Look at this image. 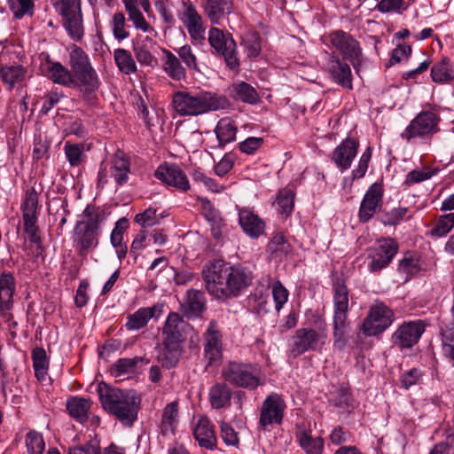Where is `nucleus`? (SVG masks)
<instances>
[{"label": "nucleus", "instance_id": "c9c22d12", "mask_svg": "<svg viewBox=\"0 0 454 454\" xmlns=\"http://www.w3.org/2000/svg\"><path fill=\"white\" fill-rule=\"evenodd\" d=\"M183 312L187 317H196L200 315L205 307V297L202 292L189 290L182 303Z\"/></svg>", "mask_w": 454, "mask_h": 454}, {"label": "nucleus", "instance_id": "69168bd1", "mask_svg": "<svg viewBox=\"0 0 454 454\" xmlns=\"http://www.w3.org/2000/svg\"><path fill=\"white\" fill-rule=\"evenodd\" d=\"M33 8V0H15L11 3V10L17 19H21L26 14L31 15Z\"/></svg>", "mask_w": 454, "mask_h": 454}, {"label": "nucleus", "instance_id": "a18cd8bd", "mask_svg": "<svg viewBox=\"0 0 454 454\" xmlns=\"http://www.w3.org/2000/svg\"><path fill=\"white\" fill-rule=\"evenodd\" d=\"M301 447L307 454H322L324 440L321 437L314 438L307 431L300 432L297 435Z\"/></svg>", "mask_w": 454, "mask_h": 454}, {"label": "nucleus", "instance_id": "49530a36", "mask_svg": "<svg viewBox=\"0 0 454 454\" xmlns=\"http://www.w3.org/2000/svg\"><path fill=\"white\" fill-rule=\"evenodd\" d=\"M114 59L119 70L125 74H130L137 71V65L131 53L122 48L114 50Z\"/></svg>", "mask_w": 454, "mask_h": 454}, {"label": "nucleus", "instance_id": "79ce46f5", "mask_svg": "<svg viewBox=\"0 0 454 454\" xmlns=\"http://www.w3.org/2000/svg\"><path fill=\"white\" fill-rule=\"evenodd\" d=\"M33 367L36 379L43 382L46 380L49 370V359L43 348H35L32 352Z\"/></svg>", "mask_w": 454, "mask_h": 454}, {"label": "nucleus", "instance_id": "09e8293b", "mask_svg": "<svg viewBox=\"0 0 454 454\" xmlns=\"http://www.w3.org/2000/svg\"><path fill=\"white\" fill-rule=\"evenodd\" d=\"M268 251L270 252L275 258L281 260L283 256L289 254L291 246L282 233H277L268 244Z\"/></svg>", "mask_w": 454, "mask_h": 454}, {"label": "nucleus", "instance_id": "a211bd4d", "mask_svg": "<svg viewBox=\"0 0 454 454\" xmlns=\"http://www.w3.org/2000/svg\"><path fill=\"white\" fill-rule=\"evenodd\" d=\"M37 208L38 193L35 191V189H31L26 192L20 209L22 211L25 231L28 235L29 240L33 243L39 241L36 226Z\"/></svg>", "mask_w": 454, "mask_h": 454}, {"label": "nucleus", "instance_id": "423d86ee", "mask_svg": "<svg viewBox=\"0 0 454 454\" xmlns=\"http://www.w3.org/2000/svg\"><path fill=\"white\" fill-rule=\"evenodd\" d=\"M223 380L235 387L254 390L262 385L259 367L251 363L228 362L221 371Z\"/></svg>", "mask_w": 454, "mask_h": 454}, {"label": "nucleus", "instance_id": "6e6d98bb", "mask_svg": "<svg viewBox=\"0 0 454 454\" xmlns=\"http://www.w3.org/2000/svg\"><path fill=\"white\" fill-rule=\"evenodd\" d=\"M25 443L28 454H43L45 443L42 434L35 430H30L25 438Z\"/></svg>", "mask_w": 454, "mask_h": 454}, {"label": "nucleus", "instance_id": "f03ea898", "mask_svg": "<svg viewBox=\"0 0 454 454\" xmlns=\"http://www.w3.org/2000/svg\"><path fill=\"white\" fill-rule=\"evenodd\" d=\"M98 393L104 410L122 425L131 427L137 419L141 399L135 390L110 387L102 382Z\"/></svg>", "mask_w": 454, "mask_h": 454}, {"label": "nucleus", "instance_id": "9b49d317", "mask_svg": "<svg viewBox=\"0 0 454 454\" xmlns=\"http://www.w3.org/2000/svg\"><path fill=\"white\" fill-rule=\"evenodd\" d=\"M178 19L186 28L191 40L197 44L206 41V27L202 16L190 1H183L177 12Z\"/></svg>", "mask_w": 454, "mask_h": 454}, {"label": "nucleus", "instance_id": "4be33fe9", "mask_svg": "<svg viewBox=\"0 0 454 454\" xmlns=\"http://www.w3.org/2000/svg\"><path fill=\"white\" fill-rule=\"evenodd\" d=\"M384 189L380 183L372 184L365 192L359 208L358 216L361 222H368L380 207Z\"/></svg>", "mask_w": 454, "mask_h": 454}, {"label": "nucleus", "instance_id": "e2e57ef3", "mask_svg": "<svg viewBox=\"0 0 454 454\" xmlns=\"http://www.w3.org/2000/svg\"><path fill=\"white\" fill-rule=\"evenodd\" d=\"M129 228V221L127 218H120L113 229L110 236L111 244L114 247L122 245L123 232Z\"/></svg>", "mask_w": 454, "mask_h": 454}, {"label": "nucleus", "instance_id": "4d7b16f0", "mask_svg": "<svg viewBox=\"0 0 454 454\" xmlns=\"http://www.w3.org/2000/svg\"><path fill=\"white\" fill-rule=\"evenodd\" d=\"M438 172L437 168H425L422 170L414 169L410 171L403 181V185L411 186L415 184L430 179Z\"/></svg>", "mask_w": 454, "mask_h": 454}, {"label": "nucleus", "instance_id": "3c124183", "mask_svg": "<svg viewBox=\"0 0 454 454\" xmlns=\"http://www.w3.org/2000/svg\"><path fill=\"white\" fill-rule=\"evenodd\" d=\"M64 152L67 160L72 167L81 165L86 158L84 145L82 144H71L70 142H66Z\"/></svg>", "mask_w": 454, "mask_h": 454}, {"label": "nucleus", "instance_id": "603ef678", "mask_svg": "<svg viewBox=\"0 0 454 454\" xmlns=\"http://www.w3.org/2000/svg\"><path fill=\"white\" fill-rule=\"evenodd\" d=\"M241 44L244 46L245 52L250 59L257 58L260 55L262 46L261 39L257 33L249 32L242 36Z\"/></svg>", "mask_w": 454, "mask_h": 454}, {"label": "nucleus", "instance_id": "ea45409f", "mask_svg": "<svg viewBox=\"0 0 454 454\" xmlns=\"http://www.w3.org/2000/svg\"><path fill=\"white\" fill-rule=\"evenodd\" d=\"M129 167V161L123 153L115 154L112 161L111 173L119 185H123L128 182Z\"/></svg>", "mask_w": 454, "mask_h": 454}, {"label": "nucleus", "instance_id": "bb28decb", "mask_svg": "<svg viewBox=\"0 0 454 454\" xmlns=\"http://www.w3.org/2000/svg\"><path fill=\"white\" fill-rule=\"evenodd\" d=\"M40 69L42 74L54 83L65 87H74L70 69L63 66L60 62L47 59L45 62L42 63Z\"/></svg>", "mask_w": 454, "mask_h": 454}, {"label": "nucleus", "instance_id": "f8f14e48", "mask_svg": "<svg viewBox=\"0 0 454 454\" xmlns=\"http://www.w3.org/2000/svg\"><path fill=\"white\" fill-rule=\"evenodd\" d=\"M398 252L397 242L391 238H385L368 249V270L372 272H380L387 267Z\"/></svg>", "mask_w": 454, "mask_h": 454}, {"label": "nucleus", "instance_id": "8fccbe9b", "mask_svg": "<svg viewBox=\"0 0 454 454\" xmlns=\"http://www.w3.org/2000/svg\"><path fill=\"white\" fill-rule=\"evenodd\" d=\"M294 192L289 188L280 190L277 195L276 203L278 212L283 215H289L294 206Z\"/></svg>", "mask_w": 454, "mask_h": 454}, {"label": "nucleus", "instance_id": "412c9836", "mask_svg": "<svg viewBox=\"0 0 454 454\" xmlns=\"http://www.w3.org/2000/svg\"><path fill=\"white\" fill-rule=\"evenodd\" d=\"M155 176L165 184L182 192H186L191 187L186 174L175 164L160 165L155 171Z\"/></svg>", "mask_w": 454, "mask_h": 454}, {"label": "nucleus", "instance_id": "2f4dec72", "mask_svg": "<svg viewBox=\"0 0 454 454\" xmlns=\"http://www.w3.org/2000/svg\"><path fill=\"white\" fill-rule=\"evenodd\" d=\"M178 408L179 403L177 401H173L163 408L159 427L164 436H171L175 434L179 422Z\"/></svg>", "mask_w": 454, "mask_h": 454}, {"label": "nucleus", "instance_id": "864d4df0", "mask_svg": "<svg viewBox=\"0 0 454 454\" xmlns=\"http://www.w3.org/2000/svg\"><path fill=\"white\" fill-rule=\"evenodd\" d=\"M2 80L12 88L15 83L22 81L25 69L21 66H6L0 70Z\"/></svg>", "mask_w": 454, "mask_h": 454}, {"label": "nucleus", "instance_id": "9d476101", "mask_svg": "<svg viewBox=\"0 0 454 454\" xmlns=\"http://www.w3.org/2000/svg\"><path fill=\"white\" fill-rule=\"evenodd\" d=\"M56 10L63 17L64 27L70 37L79 41L83 35L80 0H52Z\"/></svg>", "mask_w": 454, "mask_h": 454}, {"label": "nucleus", "instance_id": "338daca9", "mask_svg": "<svg viewBox=\"0 0 454 454\" xmlns=\"http://www.w3.org/2000/svg\"><path fill=\"white\" fill-rule=\"evenodd\" d=\"M372 151L370 146L367 147L362 153L356 168L352 171V176L354 179L362 178L365 176L368 169L369 162L372 159Z\"/></svg>", "mask_w": 454, "mask_h": 454}, {"label": "nucleus", "instance_id": "bf43d9fd", "mask_svg": "<svg viewBox=\"0 0 454 454\" xmlns=\"http://www.w3.org/2000/svg\"><path fill=\"white\" fill-rule=\"evenodd\" d=\"M176 52L180 61L182 60L189 70L200 71L197 57L190 45H183Z\"/></svg>", "mask_w": 454, "mask_h": 454}, {"label": "nucleus", "instance_id": "4468645a", "mask_svg": "<svg viewBox=\"0 0 454 454\" xmlns=\"http://www.w3.org/2000/svg\"><path fill=\"white\" fill-rule=\"evenodd\" d=\"M394 313L383 302L374 303L363 324V331L368 336L383 333L393 323Z\"/></svg>", "mask_w": 454, "mask_h": 454}, {"label": "nucleus", "instance_id": "c756f323", "mask_svg": "<svg viewBox=\"0 0 454 454\" xmlns=\"http://www.w3.org/2000/svg\"><path fill=\"white\" fill-rule=\"evenodd\" d=\"M15 278L10 272L4 271L0 275V312L4 315L13 306Z\"/></svg>", "mask_w": 454, "mask_h": 454}, {"label": "nucleus", "instance_id": "393cba45", "mask_svg": "<svg viewBox=\"0 0 454 454\" xmlns=\"http://www.w3.org/2000/svg\"><path fill=\"white\" fill-rule=\"evenodd\" d=\"M327 70L332 79L340 86L352 90V72L349 65L340 60L334 52L332 53L327 63Z\"/></svg>", "mask_w": 454, "mask_h": 454}, {"label": "nucleus", "instance_id": "a878e982", "mask_svg": "<svg viewBox=\"0 0 454 454\" xmlns=\"http://www.w3.org/2000/svg\"><path fill=\"white\" fill-rule=\"evenodd\" d=\"M193 436L198 442L200 447L207 450H215L217 439L210 420L204 416H200L193 427Z\"/></svg>", "mask_w": 454, "mask_h": 454}, {"label": "nucleus", "instance_id": "0e129e2a", "mask_svg": "<svg viewBox=\"0 0 454 454\" xmlns=\"http://www.w3.org/2000/svg\"><path fill=\"white\" fill-rule=\"evenodd\" d=\"M375 9L381 13L398 12L407 9L404 5V0H380Z\"/></svg>", "mask_w": 454, "mask_h": 454}, {"label": "nucleus", "instance_id": "58836bf2", "mask_svg": "<svg viewBox=\"0 0 454 454\" xmlns=\"http://www.w3.org/2000/svg\"><path fill=\"white\" fill-rule=\"evenodd\" d=\"M139 364H147L149 360L144 356L133 358H120L111 367V373L114 377H121L125 374L134 373Z\"/></svg>", "mask_w": 454, "mask_h": 454}, {"label": "nucleus", "instance_id": "7c9ffc66", "mask_svg": "<svg viewBox=\"0 0 454 454\" xmlns=\"http://www.w3.org/2000/svg\"><path fill=\"white\" fill-rule=\"evenodd\" d=\"M210 22L218 25L220 20L232 12V0H206L202 5Z\"/></svg>", "mask_w": 454, "mask_h": 454}, {"label": "nucleus", "instance_id": "a19ab883", "mask_svg": "<svg viewBox=\"0 0 454 454\" xmlns=\"http://www.w3.org/2000/svg\"><path fill=\"white\" fill-rule=\"evenodd\" d=\"M231 93L235 99L254 105L259 101V95L256 90L245 82L234 83L231 88Z\"/></svg>", "mask_w": 454, "mask_h": 454}, {"label": "nucleus", "instance_id": "774afa93", "mask_svg": "<svg viewBox=\"0 0 454 454\" xmlns=\"http://www.w3.org/2000/svg\"><path fill=\"white\" fill-rule=\"evenodd\" d=\"M372 151L370 146L367 147L362 153L356 168L352 171V176L354 179L362 178L365 176L368 169L369 162L372 159Z\"/></svg>", "mask_w": 454, "mask_h": 454}, {"label": "nucleus", "instance_id": "dca6fc26", "mask_svg": "<svg viewBox=\"0 0 454 454\" xmlns=\"http://www.w3.org/2000/svg\"><path fill=\"white\" fill-rule=\"evenodd\" d=\"M189 324L176 312H170L162 327V344L184 347Z\"/></svg>", "mask_w": 454, "mask_h": 454}, {"label": "nucleus", "instance_id": "39448f33", "mask_svg": "<svg viewBox=\"0 0 454 454\" xmlns=\"http://www.w3.org/2000/svg\"><path fill=\"white\" fill-rule=\"evenodd\" d=\"M69 66L74 87L84 94L98 90L100 81L92 67L88 54L79 46L74 45L69 52Z\"/></svg>", "mask_w": 454, "mask_h": 454}, {"label": "nucleus", "instance_id": "c85d7f7f", "mask_svg": "<svg viewBox=\"0 0 454 454\" xmlns=\"http://www.w3.org/2000/svg\"><path fill=\"white\" fill-rule=\"evenodd\" d=\"M155 44L149 36H139L133 42L135 57L142 66L154 67L157 64V59L153 53Z\"/></svg>", "mask_w": 454, "mask_h": 454}, {"label": "nucleus", "instance_id": "72a5a7b5", "mask_svg": "<svg viewBox=\"0 0 454 454\" xmlns=\"http://www.w3.org/2000/svg\"><path fill=\"white\" fill-rule=\"evenodd\" d=\"M232 391L226 382L214 384L208 392V400L214 409H223L230 406Z\"/></svg>", "mask_w": 454, "mask_h": 454}, {"label": "nucleus", "instance_id": "ddd939ff", "mask_svg": "<svg viewBox=\"0 0 454 454\" xmlns=\"http://www.w3.org/2000/svg\"><path fill=\"white\" fill-rule=\"evenodd\" d=\"M333 325L334 337L340 340L347 327V314L348 309V290L340 282L333 285Z\"/></svg>", "mask_w": 454, "mask_h": 454}, {"label": "nucleus", "instance_id": "473e14b6", "mask_svg": "<svg viewBox=\"0 0 454 454\" xmlns=\"http://www.w3.org/2000/svg\"><path fill=\"white\" fill-rule=\"evenodd\" d=\"M90 406L89 399L80 396H71L66 403L69 416L80 424H84L88 420Z\"/></svg>", "mask_w": 454, "mask_h": 454}, {"label": "nucleus", "instance_id": "f704fd0d", "mask_svg": "<svg viewBox=\"0 0 454 454\" xmlns=\"http://www.w3.org/2000/svg\"><path fill=\"white\" fill-rule=\"evenodd\" d=\"M184 347L162 344V348L158 352L156 360L165 369L175 368L182 357Z\"/></svg>", "mask_w": 454, "mask_h": 454}, {"label": "nucleus", "instance_id": "052dcab7", "mask_svg": "<svg viewBox=\"0 0 454 454\" xmlns=\"http://www.w3.org/2000/svg\"><path fill=\"white\" fill-rule=\"evenodd\" d=\"M271 293L275 302V309L278 312H279L286 303L289 293L279 280L273 282L271 286Z\"/></svg>", "mask_w": 454, "mask_h": 454}, {"label": "nucleus", "instance_id": "6e6552de", "mask_svg": "<svg viewBox=\"0 0 454 454\" xmlns=\"http://www.w3.org/2000/svg\"><path fill=\"white\" fill-rule=\"evenodd\" d=\"M331 45L344 59L350 61L356 73L363 64V51L360 43L351 35L342 30H333L328 35Z\"/></svg>", "mask_w": 454, "mask_h": 454}, {"label": "nucleus", "instance_id": "37998d69", "mask_svg": "<svg viewBox=\"0 0 454 454\" xmlns=\"http://www.w3.org/2000/svg\"><path fill=\"white\" fill-rule=\"evenodd\" d=\"M431 76L435 82H447L454 79V67L446 58L433 66Z\"/></svg>", "mask_w": 454, "mask_h": 454}, {"label": "nucleus", "instance_id": "5701e85b", "mask_svg": "<svg viewBox=\"0 0 454 454\" xmlns=\"http://www.w3.org/2000/svg\"><path fill=\"white\" fill-rule=\"evenodd\" d=\"M358 147V141L347 137L333 151L332 160L341 172L351 167L357 154Z\"/></svg>", "mask_w": 454, "mask_h": 454}, {"label": "nucleus", "instance_id": "f257e3e1", "mask_svg": "<svg viewBox=\"0 0 454 454\" xmlns=\"http://www.w3.org/2000/svg\"><path fill=\"white\" fill-rule=\"evenodd\" d=\"M206 289L213 297L226 300L239 296L253 281V273L241 265L214 260L202 271Z\"/></svg>", "mask_w": 454, "mask_h": 454}, {"label": "nucleus", "instance_id": "aec40b11", "mask_svg": "<svg viewBox=\"0 0 454 454\" xmlns=\"http://www.w3.org/2000/svg\"><path fill=\"white\" fill-rule=\"evenodd\" d=\"M325 335L311 328H300L292 338V353L300 356L306 351L314 350L318 343H324Z\"/></svg>", "mask_w": 454, "mask_h": 454}, {"label": "nucleus", "instance_id": "680f3d73", "mask_svg": "<svg viewBox=\"0 0 454 454\" xmlns=\"http://www.w3.org/2000/svg\"><path fill=\"white\" fill-rule=\"evenodd\" d=\"M128 15L129 20L133 23L135 28L140 29L145 33L153 31V28L146 21L138 8H131L129 6Z\"/></svg>", "mask_w": 454, "mask_h": 454}, {"label": "nucleus", "instance_id": "1a4fd4ad", "mask_svg": "<svg viewBox=\"0 0 454 454\" xmlns=\"http://www.w3.org/2000/svg\"><path fill=\"white\" fill-rule=\"evenodd\" d=\"M440 117L431 111L419 113L401 134V137L409 143L417 138H427L438 132Z\"/></svg>", "mask_w": 454, "mask_h": 454}, {"label": "nucleus", "instance_id": "7ed1b4c3", "mask_svg": "<svg viewBox=\"0 0 454 454\" xmlns=\"http://www.w3.org/2000/svg\"><path fill=\"white\" fill-rule=\"evenodd\" d=\"M106 213L98 207L88 205L76 222L72 234L73 247L81 257H86L99 243L100 225Z\"/></svg>", "mask_w": 454, "mask_h": 454}, {"label": "nucleus", "instance_id": "c03bdc74", "mask_svg": "<svg viewBox=\"0 0 454 454\" xmlns=\"http://www.w3.org/2000/svg\"><path fill=\"white\" fill-rule=\"evenodd\" d=\"M109 26L114 39L118 42L129 37V26L126 24V19L122 12H114L109 20Z\"/></svg>", "mask_w": 454, "mask_h": 454}, {"label": "nucleus", "instance_id": "cd10ccee", "mask_svg": "<svg viewBox=\"0 0 454 454\" xmlns=\"http://www.w3.org/2000/svg\"><path fill=\"white\" fill-rule=\"evenodd\" d=\"M239 223L243 231L252 239H257L264 233V221L248 208L239 209Z\"/></svg>", "mask_w": 454, "mask_h": 454}, {"label": "nucleus", "instance_id": "4c0bfd02", "mask_svg": "<svg viewBox=\"0 0 454 454\" xmlns=\"http://www.w3.org/2000/svg\"><path fill=\"white\" fill-rule=\"evenodd\" d=\"M163 68L166 74L175 81H182L186 78V70L181 64L177 56L170 51H163Z\"/></svg>", "mask_w": 454, "mask_h": 454}, {"label": "nucleus", "instance_id": "e433bc0d", "mask_svg": "<svg viewBox=\"0 0 454 454\" xmlns=\"http://www.w3.org/2000/svg\"><path fill=\"white\" fill-rule=\"evenodd\" d=\"M237 132L238 127L235 121L229 117L220 119L215 128V133L220 146H224L235 141Z\"/></svg>", "mask_w": 454, "mask_h": 454}, {"label": "nucleus", "instance_id": "5fc2aeb1", "mask_svg": "<svg viewBox=\"0 0 454 454\" xmlns=\"http://www.w3.org/2000/svg\"><path fill=\"white\" fill-rule=\"evenodd\" d=\"M420 270L419 259L413 254L406 253L399 262L398 271L404 274L406 278L414 275Z\"/></svg>", "mask_w": 454, "mask_h": 454}, {"label": "nucleus", "instance_id": "6ab92c4d", "mask_svg": "<svg viewBox=\"0 0 454 454\" xmlns=\"http://www.w3.org/2000/svg\"><path fill=\"white\" fill-rule=\"evenodd\" d=\"M286 403L277 393L270 394L263 401L260 414V424L265 427L272 424H280Z\"/></svg>", "mask_w": 454, "mask_h": 454}, {"label": "nucleus", "instance_id": "0eeeda50", "mask_svg": "<svg viewBox=\"0 0 454 454\" xmlns=\"http://www.w3.org/2000/svg\"><path fill=\"white\" fill-rule=\"evenodd\" d=\"M207 41L215 53L223 57L230 69L236 70L239 67L237 43L231 34L213 27L208 30Z\"/></svg>", "mask_w": 454, "mask_h": 454}, {"label": "nucleus", "instance_id": "de8ad7c7", "mask_svg": "<svg viewBox=\"0 0 454 454\" xmlns=\"http://www.w3.org/2000/svg\"><path fill=\"white\" fill-rule=\"evenodd\" d=\"M454 228V213H448L437 218L434 226L429 231L434 238H442Z\"/></svg>", "mask_w": 454, "mask_h": 454}, {"label": "nucleus", "instance_id": "20e7f679", "mask_svg": "<svg viewBox=\"0 0 454 454\" xmlns=\"http://www.w3.org/2000/svg\"><path fill=\"white\" fill-rule=\"evenodd\" d=\"M228 105L226 97L206 90H178L172 96L173 108L183 117L198 116L224 109Z\"/></svg>", "mask_w": 454, "mask_h": 454}, {"label": "nucleus", "instance_id": "b1692460", "mask_svg": "<svg viewBox=\"0 0 454 454\" xmlns=\"http://www.w3.org/2000/svg\"><path fill=\"white\" fill-rule=\"evenodd\" d=\"M163 303L157 302L152 307L138 309L136 312L127 317L126 328L129 331H137L144 328L150 319H158L163 314Z\"/></svg>", "mask_w": 454, "mask_h": 454}, {"label": "nucleus", "instance_id": "13d9d810", "mask_svg": "<svg viewBox=\"0 0 454 454\" xmlns=\"http://www.w3.org/2000/svg\"><path fill=\"white\" fill-rule=\"evenodd\" d=\"M442 351L454 366V327L442 332Z\"/></svg>", "mask_w": 454, "mask_h": 454}, {"label": "nucleus", "instance_id": "f3484780", "mask_svg": "<svg viewBox=\"0 0 454 454\" xmlns=\"http://www.w3.org/2000/svg\"><path fill=\"white\" fill-rule=\"evenodd\" d=\"M425 329L422 320L403 322L393 333L392 342L401 349L410 348L418 343Z\"/></svg>", "mask_w": 454, "mask_h": 454}, {"label": "nucleus", "instance_id": "2eb2a0df", "mask_svg": "<svg viewBox=\"0 0 454 454\" xmlns=\"http://www.w3.org/2000/svg\"><path fill=\"white\" fill-rule=\"evenodd\" d=\"M203 355L207 366L218 365L223 358V336L216 323L211 321L203 334Z\"/></svg>", "mask_w": 454, "mask_h": 454}]
</instances>
